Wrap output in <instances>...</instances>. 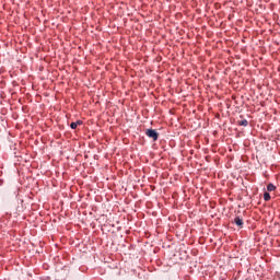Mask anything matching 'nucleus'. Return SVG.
Wrapping results in <instances>:
<instances>
[{
	"mask_svg": "<svg viewBox=\"0 0 280 280\" xmlns=\"http://www.w3.org/2000/svg\"><path fill=\"white\" fill-rule=\"evenodd\" d=\"M145 135L149 137V139H153V141L159 140V132H156L154 129H147Z\"/></svg>",
	"mask_w": 280,
	"mask_h": 280,
	"instance_id": "nucleus-1",
	"label": "nucleus"
},
{
	"mask_svg": "<svg viewBox=\"0 0 280 280\" xmlns=\"http://www.w3.org/2000/svg\"><path fill=\"white\" fill-rule=\"evenodd\" d=\"M234 224H236V226H240V229H243L244 228V220L240 217H235Z\"/></svg>",
	"mask_w": 280,
	"mask_h": 280,
	"instance_id": "nucleus-2",
	"label": "nucleus"
},
{
	"mask_svg": "<svg viewBox=\"0 0 280 280\" xmlns=\"http://www.w3.org/2000/svg\"><path fill=\"white\" fill-rule=\"evenodd\" d=\"M78 126H82L81 120H78L77 122H71L70 124V128H72V130H75V128H78Z\"/></svg>",
	"mask_w": 280,
	"mask_h": 280,
	"instance_id": "nucleus-3",
	"label": "nucleus"
},
{
	"mask_svg": "<svg viewBox=\"0 0 280 280\" xmlns=\"http://www.w3.org/2000/svg\"><path fill=\"white\" fill-rule=\"evenodd\" d=\"M237 124H238V126H248V120H246V119H243V120H238L237 121Z\"/></svg>",
	"mask_w": 280,
	"mask_h": 280,
	"instance_id": "nucleus-4",
	"label": "nucleus"
},
{
	"mask_svg": "<svg viewBox=\"0 0 280 280\" xmlns=\"http://www.w3.org/2000/svg\"><path fill=\"white\" fill-rule=\"evenodd\" d=\"M277 189V187L272 184H268L267 186V191H275Z\"/></svg>",
	"mask_w": 280,
	"mask_h": 280,
	"instance_id": "nucleus-5",
	"label": "nucleus"
},
{
	"mask_svg": "<svg viewBox=\"0 0 280 280\" xmlns=\"http://www.w3.org/2000/svg\"><path fill=\"white\" fill-rule=\"evenodd\" d=\"M264 200H265L266 202H268V201L270 200V192H265V194H264Z\"/></svg>",
	"mask_w": 280,
	"mask_h": 280,
	"instance_id": "nucleus-6",
	"label": "nucleus"
}]
</instances>
